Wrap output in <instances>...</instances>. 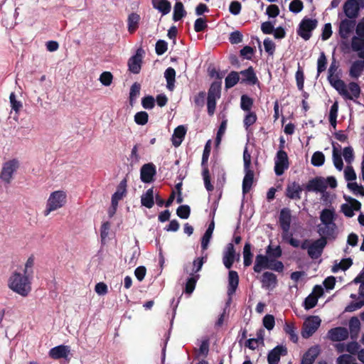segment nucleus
<instances>
[{
    "label": "nucleus",
    "mask_w": 364,
    "mask_h": 364,
    "mask_svg": "<svg viewBox=\"0 0 364 364\" xmlns=\"http://www.w3.org/2000/svg\"><path fill=\"white\" fill-rule=\"evenodd\" d=\"M336 70L335 65L332 63L328 69L330 76L328 77L331 85L346 100H353L358 98L360 93L359 85L354 82H350L348 85L341 79L332 77Z\"/></svg>",
    "instance_id": "f257e3e1"
},
{
    "label": "nucleus",
    "mask_w": 364,
    "mask_h": 364,
    "mask_svg": "<svg viewBox=\"0 0 364 364\" xmlns=\"http://www.w3.org/2000/svg\"><path fill=\"white\" fill-rule=\"evenodd\" d=\"M336 218V213L333 208H325L321 212V223L317 225V232L321 237L326 239L335 237L337 230Z\"/></svg>",
    "instance_id": "f03ea898"
},
{
    "label": "nucleus",
    "mask_w": 364,
    "mask_h": 364,
    "mask_svg": "<svg viewBox=\"0 0 364 364\" xmlns=\"http://www.w3.org/2000/svg\"><path fill=\"white\" fill-rule=\"evenodd\" d=\"M31 277L14 272L8 279V287L14 292L26 296L31 291Z\"/></svg>",
    "instance_id": "7ed1b4c3"
},
{
    "label": "nucleus",
    "mask_w": 364,
    "mask_h": 364,
    "mask_svg": "<svg viewBox=\"0 0 364 364\" xmlns=\"http://www.w3.org/2000/svg\"><path fill=\"white\" fill-rule=\"evenodd\" d=\"M271 245H269L266 249L267 255L260 254L256 256L253 268L255 272L259 273L264 269H269L278 272H282L283 271V263L281 261L271 258V255H269Z\"/></svg>",
    "instance_id": "20e7f679"
},
{
    "label": "nucleus",
    "mask_w": 364,
    "mask_h": 364,
    "mask_svg": "<svg viewBox=\"0 0 364 364\" xmlns=\"http://www.w3.org/2000/svg\"><path fill=\"white\" fill-rule=\"evenodd\" d=\"M68 202V195L65 191L58 190L50 193L43 210V215L48 216L50 213L63 208Z\"/></svg>",
    "instance_id": "39448f33"
},
{
    "label": "nucleus",
    "mask_w": 364,
    "mask_h": 364,
    "mask_svg": "<svg viewBox=\"0 0 364 364\" xmlns=\"http://www.w3.org/2000/svg\"><path fill=\"white\" fill-rule=\"evenodd\" d=\"M326 245V239L321 237L312 242L308 240H304L301 245V248L307 250L308 255L311 259H317L321 256Z\"/></svg>",
    "instance_id": "423d86ee"
},
{
    "label": "nucleus",
    "mask_w": 364,
    "mask_h": 364,
    "mask_svg": "<svg viewBox=\"0 0 364 364\" xmlns=\"http://www.w3.org/2000/svg\"><path fill=\"white\" fill-rule=\"evenodd\" d=\"M352 50L360 58H364V23H359L355 28V35L351 40Z\"/></svg>",
    "instance_id": "0eeeda50"
},
{
    "label": "nucleus",
    "mask_w": 364,
    "mask_h": 364,
    "mask_svg": "<svg viewBox=\"0 0 364 364\" xmlns=\"http://www.w3.org/2000/svg\"><path fill=\"white\" fill-rule=\"evenodd\" d=\"M19 164L18 160L16 159L6 161L3 164L0 175L1 180L6 183H9L13 178L14 173L18 168Z\"/></svg>",
    "instance_id": "6e6552de"
},
{
    "label": "nucleus",
    "mask_w": 364,
    "mask_h": 364,
    "mask_svg": "<svg viewBox=\"0 0 364 364\" xmlns=\"http://www.w3.org/2000/svg\"><path fill=\"white\" fill-rule=\"evenodd\" d=\"M321 320L317 316L309 317L304 323L301 336L304 338L311 336L320 326Z\"/></svg>",
    "instance_id": "1a4fd4ad"
},
{
    "label": "nucleus",
    "mask_w": 364,
    "mask_h": 364,
    "mask_svg": "<svg viewBox=\"0 0 364 364\" xmlns=\"http://www.w3.org/2000/svg\"><path fill=\"white\" fill-rule=\"evenodd\" d=\"M289 159L287 154L279 149L274 158V172L277 176H281L289 168Z\"/></svg>",
    "instance_id": "9d476101"
},
{
    "label": "nucleus",
    "mask_w": 364,
    "mask_h": 364,
    "mask_svg": "<svg viewBox=\"0 0 364 364\" xmlns=\"http://www.w3.org/2000/svg\"><path fill=\"white\" fill-rule=\"evenodd\" d=\"M317 21L311 18H304L299 24L298 34L305 41L311 36V32L317 26Z\"/></svg>",
    "instance_id": "9b49d317"
},
{
    "label": "nucleus",
    "mask_w": 364,
    "mask_h": 364,
    "mask_svg": "<svg viewBox=\"0 0 364 364\" xmlns=\"http://www.w3.org/2000/svg\"><path fill=\"white\" fill-rule=\"evenodd\" d=\"M346 203L341 205V211L348 217L351 218L354 215L355 211H359L361 208V203L356 199L352 198H346Z\"/></svg>",
    "instance_id": "f8f14e48"
},
{
    "label": "nucleus",
    "mask_w": 364,
    "mask_h": 364,
    "mask_svg": "<svg viewBox=\"0 0 364 364\" xmlns=\"http://www.w3.org/2000/svg\"><path fill=\"white\" fill-rule=\"evenodd\" d=\"M235 250L232 243L227 245L223 256V262L227 269H230L235 259Z\"/></svg>",
    "instance_id": "ddd939ff"
},
{
    "label": "nucleus",
    "mask_w": 364,
    "mask_h": 364,
    "mask_svg": "<svg viewBox=\"0 0 364 364\" xmlns=\"http://www.w3.org/2000/svg\"><path fill=\"white\" fill-rule=\"evenodd\" d=\"M70 348L68 346L60 345L51 348L49 356L53 359L67 358L70 354Z\"/></svg>",
    "instance_id": "4468645a"
},
{
    "label": "nucleus",
    "mask_w": 364,
    "mask_h": 364,
    "mask_svg": "<svg viewBox=\"0 0 364 364\" xmlns=\"http://www.w3.org/2000/svg\"><path fill=\"white\" fill-rule=\"evenodd\" d=\"M156 174V168L154 164H146L142 166L140 171L141 180L144 183H150Z\"/></svg>",
    "instance_id": "2eb2a0df"
},
{
    "label": "nucleus",
    "mask_w": 364,
    "mask_h": 364,
    "mask_svg": "<svg viewBox=\"0 0 364 364\" xmlns=\"http://www.w3.org/2000/svg\"><path fill=\"white\" fill-rule=\"evenodd\" d=\"M355 27V21L344 19L341 21L339 26V34L343 39H347L353 32Z\"/></svg>",
    "instance_id": "dca6fc26"
},
{
    "label": "nucleus",
    "mask_w": 364,
    "mask_h": 364,
    "mask_svg": "<svg viewBox=\"0 0 364 364\" xmlns=\"http://www.w3.org/2000/svg\"><path fill=\"white\" fill-rule=\"evenodd\" d=\"M291 221V211L288 208H283L279 215V224L282 230V232L289 231L290 224Z\"/></svg>",
    "instance_id": "f3484780"
},
{
    "label": "nucleus",
    "mask_w": 364,
    "mask_h": 364,
    "mask_svg": "<svg viewBox=\"0 0 364 364\" xmlns=\"http://www.w3.org/2000/svg\"><path fill=\"white\" fill-rule=\"evenodd\" d=\"M328 336L333 341H341L346 340L348 337V331L343 327H337L331 329Z\"/></svg>",
    "instance_id": "a211bd4d"
},
{
    "label": "nucleus",
    "mask_w": 364,
    "mask_h": 364,
    "mask_svg": "<svg viewBox=\"0 0 364 364\" xmlns=\"http://www.w3.org/2000/svg\"><path fill=\"white\" fill-rule=\"evenodd\" d=\"M287 348L284 346H277L268 354L267 360L269 364H277L282 355L287 354Z\"/></svg>",
    "instance_id": "6ab92c4d"
},
{
    "label": "nucleus",
    "mask_w": 364,
    "mask_h": 364,
    "mask_svg": "<svg viewBox=\"0 0 364 364\" xmlns=\"http://www.w3.org/2000/svg\"><path fill=\"white\" fill-rule=\"evenodd\" d=\"M302 188L299 183L293 182L287 185L286 196L293 200H299Z\"/></svg>",
    "instance_id": "aec40b11"
},
{
    "label": "nucleus",
    "mask_w": 364,
    "mask_h": 364,
    "mask_svg": "<svg viewBox=\"0 0 364 364\" xmlns=\"http://www.w3.org/2000/svg\"><path fill=\"white\" fill-rule=\"evenodd\" d=\"M127 192V181L122 180L117 186L116 192L112 196V203L114 206H118V202L122 200Z\"/></svg>",
    "instance_id": "412c9836"
},
{
    "label": "nucleus",
    "mask_w": 364,
    "mask_h": 364,
    "mask_svg": "<svg viewBox=\"0 0 364 364\" xmlns=\"http://www.w3.org/2000/svg\"><path fill=\"white\" fill-rule=\"evenodd\" d=\"M139 52V50H137L136 53L130 58L128 61L129 70L134 74L139 73L141 70L142 56Z\"/></svg>",
    "instance_id": "4be33fe9"
},
{
    "label": "nucleus",
    "mask_w": 364,
    "mask_h": 364,
    "mask_svg": "<svg viewBox=\"0 0 364 364\" xmlns=\"http://www.w3.org/2000/svg\"><path fill=\"white\" fill-rule=\"evenodd\" d=\"M306 188L310 191L323 192L326 189L324 178L317 177L311 180L309 182Z\"/></svg>",
    "instance_id": "5701e85b"
},
{
    "label": "nucleus",
    "mask_w": 364,
    "mask_h": 364,
    "mask_svg": "<svg viewBox=\"0 0 364 364\" xmlns=\"http://www.w3.org/2000/svg\"><path fill=\"white\" fill-rule=\"evenodd\" d=\"M187 129L183 125L178 126L173 132L172 135V143L175 146H178L181 144L184 136L186 134Z\"/></svg>",
    "instance_id": "b1692460"
},
{
    "label": "nucleus",
    "mask_w": 364,
    "mask_h": 364,
    "mask_svg": "<svg viewBox=\"0 0 364 364\" xmlns=\"http://www.w3.org/2000/svg\"><path fill=\"white\" fill-rule=\"evenodd\" d=\"M239 276L237 272L230 270L228 274V295H232L238 286Z\"/></svg>",
    "instance_id": "393cba45"
},
{
    "label": "nucleus",
    "mask_w": 364,
    "mask_h": 364,
    "mask_svg": "<svg viewBox=\"0 0 364 364\" xmlns=\"http://www.w3.org/2000/svg\"><path fill=\"white\" fill-rule=\"evenodd\" d=\"M343 11L349 18H355L358 12V6L356 1L355 0L347 1L343 6Z\"/></svg>",
    "instance_id": "a878e982"
},
{
    "label": "nucleus",
    "mask_w": 364,
    "mask_h": 364,
    "mask_svg": "<svg viewBox=\"0 0 364 364\" xmlns=\"http://www.w3.org/2000/svg\"><path fill=\"white\" fill-rule=\"evenodd\" d=\"M277 277L272 272H266L262 274V287L267 289H273L277 285Z\"/></svg>",
    "instance_id": "bb28decb"
},
{
    "label": "nucleus",
    "mask_w": 364,
    "mask_h": 364,
    "mask_svg": "<svg viewBox=\"0 0 364 364\" xmlns=\"http://www.w3.org/2000/svg\"><path fill=\"white\" fill-rule=\"evenodd\" d=\"M363 60H355L354 61L349 70V75L353 78H358L361 75L363 71L364 70V58H362Z\"/></svg>",
    "instance_id": "cd10ccee"
},
{
    "label": "nucleus",
    "mask_w": 364,
    "mask_h": 364,
    "mask_svg": "<svg viewBox=\"0 0 364 364\" xmlns=\"http://www.w3.org/2000/svg\"><path fill=\"white\" fill-rule=\"evenodd\" d=\"M240 74L242 75V82H247L251 85H255L257 82V77L252 67L248 68L247 70H242Z\"/></svg>",
    "instance_id": "c85d7f7f"
},
{
    "label": "nucleus",
    "mask_w": 364,
    "mask_h": 364,
    "mask_svg": "<svg viewBox=\"0 0 364 364\" xmlns=\"http://www.w3.org/2000/svg\"><path fill=\"white\" fill-rule=\"evenodd\" d=\"M152 5L163 15L168 14L171 8V3L167 0H152Z\"/></svg>",
    "instance_id": "c756f323"
},
{
    "label": "nucleus",
    "mask_w": 364,
    "mask_h": 364,
    "mask_svg": "<svg viewBox=\"0 0 364 364\" xmlns=\"http://www.w3.org/2000/svg\"><path fill=\"white\" fill-rule=\"evenodd\" d=\"M244 171L245 174L242 181V192L245 194L251 189L253 183L254 173L251 169Z\"/></svg>",
    "instance_id": "7c9ffc66"
},
{
    "label": "nucleus",
    "mask_w": 364,
    "mask_h": 364,
    "mask_svg": "<svg viewBox=\"0 0 364 364\" xmlns=\"http://www.w3.org/2000/svg\"><path fill=\"white\" fill-rule=\"evenodd\" d=\"M359 298L358 302L350 304L346 308V311H353L356 309H360L364 305V284H360L359 288Z\"/></svg>",
    "instance_id": "2f4dec72"
},
{
    "label": "nucleus",
    "mask_w": 364,
    "mask_h": 364,
    "mask_svg": "<svg viewBox=\"0 0 364 364\" xmlns=\"http://www.w3.org/2000/svg\"><path fill=\"white\" fill-rule=\"evenodd\" d=\"M318 348L312 347L304 355L301 364H312L318 354Z\"/></svg>",
    "instance_id": "473e14b6"
},
{
    "label": "nucleus",
    "mask_w": 364,
    "mask_h": 364,
    "mask_svg": "<svg viewBox=\"0 0 364 364\" xmlns=\"http://www.w3.org/2000/svg\"><path fill=\"white\" fill-rule=\"evenodd\" d=\"M141 205L147 208L153 207L154 203V190L153 188L148 189L145 193L141 197Z\"/></svg>",
    "instance_id": "72a5a7b5"
},
{
    "label": "nucleus",
    "mask_w": 364,
    "mask_h": 364,
    "mask_svg": "<svg viewBox=\"0 0 364 364\" xmlns=\"http://www.w3.org/2000/svg\"><path fill=\"white\" fill-rule=\"evenodd\" d=\"M221 82H213L208 90V99L218 100L220 97Z\"/></svg>",
    "instance_id": "f704fd0d"
},
{
    "label": "nucleus",
    "mask_w": 364,
    "mask_h": 364,
    "mask_svg": "<svg viewBox=\"0 0 364 364\" xmlns=\"http://www.w3.org/2000/svg\"><path fill=\"white\" fill-rule=\"evenodd\" d=\"M203 264V258H197L193 261L192 264H188L186 265L184 267L185 272L186 273H193L194 274H196L197 272H198Z\"/></svg>",
    "instance_id": "c9c22d12"
},
{
    "label": "nucleus",
    "mask_w": 364,
    "mask_h": 364,
    "mask_svg": "<svg viewBox=\"0 0 364 364\" xmlns=\"http://www.w3.org/2000/svg\"><path fill=\"white\" fill-rule=\"evenodd\" d=\"M164 77L166 80L167 88L169 90H173L174 88V82H175V77H176L175 70L172 68H168L164 73Z\"/></svg>",
    "instance_id": "e433bc0d"
},
{
    "label": "nucleus",
    "mask_w": 364,
    "mask_h": 364,
    "mask_svg": "<svg viewBox=\"0 0 364 364\" xmlns=\"http://www.w3.org/2000/svg\"><path fill=\"white\" fill-rule=\"evenodd\" d=\"M284 332L289 336L290 340L294 343H297L298 336L296 334V328L294 323L286 322L284 326Z\"/></svg>",
    "instance_id": "4c0bfd02"
},
{
    "label": "nucleus",
    "mask_w": 364,
    "mask_h": 364,
    "mask_svg": "<svg viewBox=\"0 0 364 364\" xmlns=\"http://www.w3.org/2000/svg\"><path fill=\"white\" fill-rule=\"evenodd\" d=\"M186 14L183 5L181 2L177 1L173 7V19L175 21L181 20Z\"/></svg>",
    "instance_id": "58836bf2"
},
{
    "label": "nucleus",
    "mask_w": 364,
    "mask_h": 364,
    "mask_svg": "<svg viewBox=\"0 0 364 364\" xmlns=\"http://www.w3.org/2000/svg\"><path fill=\"white\" fill-rule=\"evenodd\" d=\"M240 80L239 73L235 71L230 72L225 77V88L229 89L234 87Z\"/></svg>",
    "instance_id": "ea45409f"
},
{
    "label": "nucleus",
    "mask_w": 364,
    "mask_h": 364,
    "mask_svg": "<svg viewBox=\"0 0 364 364\" xmlns=\"http://www.w3.org/2000/svg\"><path fill=\"white\" fill-rule=\"evenodd\" d=\"M140 16L136 13H132L128 16V31L130 33L134 32L138 28Z\"/></svg>",
    "instance_id": "a19ab883"
},
{
    "label": "nucleus",
    "mask_w": 364,
    "mask_h": 364,
    "mask_svg": "<svg viewBox=\"0 0 364 364\" xmlns=\"http://www.w3.org/2000/svg\"><path fill=\"white\" fill-rule=\"evenodd\" d=\"M251 245L247 242L243 248V263L245 267H249L252 262L253 255L251 252Z\"/></svg>",
    "instance_id": "79ce46f5"
},
{
    "label": "nucleus",
    "mask_w": 364,
    "mask_h": 364,
    "mask_svg": "<svg viewBox=\"0 0 364 364\" xmlns=\"http://www.w3.org/2000/svg\"><path fill=\"white\" fill-rule=\"evenodd\" d=\"M190 277L187 280L186 284V292L187 294H191L196 287V282L198 281L199 278L198 274H194L193 273H188Z\"/></svg>",
    "instance_id": "37998d69"
},
{
    "label": "nucleus",
    "mask_w": 364,
    "mask_h": 364,
    "mask_svg": "<svg viewBox=\"0 0 364 364\" xmlns=\"http://www.w3.org/2000/svg\"><path fill=\"white\" fill-rule=\"evenodd\" d=\"M338 105L337 102H335L330 108L329 112V122L330 124L335 129L336 127V119L338 115Z\"/></svg>",
    "instance_id": "c03bdc74"
},
{
    "label": "nucleus",
    "mask_w": 364,
    "mask_h": 364,
    "mask_svg": "<svg viewBox=\"0 0 364 364\" xmlns=\"http://www.w3.org/2000/svg\"><path fill=\"white\" fill-rule=\"evenodd\" d=\"M352 259L350 258L343 259L339 263L335 264L332 267L333 272H337L340 269L346 270L352 265Z\"/></svg>",
    "instance_id": "a18cd8bd"
},
{
    "label": "nucleus",
    "mask_w": 364,
    "mask_h": 364,
    "mask_svg": "<svg viewBox=\"0 0 364 364\" xmlns=\"http://www.w3.org/2000/svg\"><path fill=\"white\" fill-rule=\"evenodd\" d=\"M333 162L334 166L338 171H341L343 170V160L341 159V154L338 153V151L336 150L335 147H333Z\"/></svg>",
    "instance_id": "49530a36"
},
{
    "label": "nucleus",
    "mask_w": 364,
    "mask_h": 364,
    "mask_svg": "<svg viewBox=\"0 0 364 364\" xmlns=\"http://www.w3.org/2000/svg\"><path fill=\"white\" fill-rule=\"evenodd\" d=\"M141 86L139 83L134 82L129 92V101L130 103L132 104L136 98L139 96L140 94Z\"/></svg>",
    "instance_id": "de8ad7c7"
},
{
    "label": "nucleus",
    "mask_w": 364,
    "mask_h": 364,
    "mask_svg": "<svg viewBox=\"0 0 364 364\" xmlns=\"http://www.w3.org/2000/svg\"><path fill=\"white\" fill-rule=\"evenodd\" d=\"M34 262L35 258L33 255H31L26 260L25 265H24V269H23V274L29 276L30 277H32L33 274V267L34 266Z\"/></svg>",
    "instance_id": "09e8293b"
},
{
    "label": "nucleus",
    "mask_w": 364,
    "mask_h": 364,
    "mask_svg": "<svg viewBox=\"0 0 364 364\" xmlns=\"http://www.w3.org/2000/svg\"><path fill=\"white\" fill-rule=\"evenodd\" d=\"M282 238L285 241H287L289 244H290L294 247H301V242L299 240L295 239L293 237V235L291 233L288 231L287 232H282Z\"/></svg>",
    "instance_id": "8fccbe9b"
},
{
    "label": "nucleus",
    "mask_w": 364,
    "mask_h": 364,
    "mask_svg": "<svg viewBox=\"0 0 364 364\" xmlns=\"http://www.w3.org/2000/svg\"><path fill=\"white\" fill-rule=\"evenodd\" d=\"M347 186L353 194L364 196V188L361 185L356 182H348Z\"/></svg>",
    "instance_id": "3c124183"
},
{
    "label": "nucleus",
    "mask_w": 364,
    "mask_h": 364,
    "mask_svg": "<svg viewBox=\"0 0 364 364\" xmlns=\"http://www.w3.org/2000/svg\"><path fill=\"white\" fill-rule=\"evenodd\" d=\"M325 161L324 154L321 151L315 152L311 157V164L315 166H321Z\"/></svg>",
    "instance_id": "603ef678"
},
{
    "label": "nucleus",
    "mask_w": 364,
    "mask_h": 364,
    "mask_svg": "<svg viewBox=\"0 0 364 364\" xmlns=\"http://www.w3.org/2000/svg\"><path fill=\"white\" fill-rule=\"evenodd\" d=\"M252 100L248 96L242 95L241 97L240 107L242 110L247 111V112H250V109L252 107Z\"/></svg>",
    "instance_id": "864d4df0"
},
{
    "label": "nucleus",
    "mask_w": 364,
    "mask_h": 364,
    "mask_svg": "<svg viewBox=\"0 0 364 364\" xmlns=\"http://www.w3.org/2000/svg\"><path fill=\"white\" fill-rule=\"evenodd\" d=\"M343 156L346 162L350 164L354 160V152L351 146L345 147L343 150Z\"/></svg>",
    "instance_id": "5fc2aeb1"
},
{
    "label": "nucleus",
    "mask_w": 364,
    "mask_h": 364,
    "mask_svg": "<svg viewBox=\"0 0 364 364\" xmlns=\"http://www.w3.org/2000/svg\"><path fill=\"white\" fill-rule=\"evenodd\" d=\"M345 179L348 182H353L356 179V173L350 165L347 166L344 169Z\"/></svg>",
    "instance_id": "6e6d98bb"
},
{
    "label": "nucleus",
    "mask_w": 364,
    "mask_h": 364,
    "mask_svg": "<svg viewBox=\"0 0 364 364\" xmlns=\"http://www.w3.org/2000/svg\"><path fill=\"white\" fill-rule=\"evenodd\" d=\"M257 120V115L252 112H248L244 119V126L247 129L249 127L255 123Z\"/></svg>",
    "instance_id": "4d7b16f0"
},
{
    "label": "nucleus",
    "mask_w": 364,
    "mask_h": 364,
    "mask_svg": "<svg viewBox=\"0 0 364 364\" xmlns=\"http://www.w3.org/2000/svg\"><path fill=\"white\" fill-rule=\"evenodd\" d=\"M149 115L146 112H139L134 115V121L137 124L144 125L148 122Z\"/></svg>",
    "instance_id": "13d9d810"
},
{
    "label": "nucleus",
    "mask_w": 364,
    "mask_h": 364,
    "mask_svg": "<svg viewBox=\"0 0 364 364\" xmlns=\"http://www.w3.org/2000/svg\"><path fill=\"white\" fill-rule=\"evenodd\" d=\"M113 76L110 72H103L99 78L100 82L105 86H109L112 84Z\"/></svg>",
    "instance_id": "bf43d9fd"
},
{
    "label": "nucleus",
    "mask_w": 364,
    "mask_h": 364,
    "mask_svg": "<svg viewBox=\"0 0 364 364\" xmlns=\"http://www.w3.org/2000/svg\"><path fill=\"white\" fill-rule=\"evenodd\" d=\"M226 128H227V120H223L220 124V126L218 131L216 139H215V144H216L217 146L220 145L221 140H222V137L225 132Z\"/></svg>",
    "instance_id": "052dcab7"
},
{
    "label": "nucleus",
    "mask_w": 364,
    "mask_h": 364,
    "mask_svg": "<svg viewBox=\"0 0 364 364\" xmlns=\"http://www.w3.org/2000/svg\"><path fill=\"white\" fill-rule=\"evenodd\" d=\"M177 215L183 219H187L190 215V208L188 205H181L176 210Z\"/></svg>",
    "instance_id": "680f3d73"
},
{
    "label": "nucleus",
    "mask_w": 364,
    "mask_h": 364,
    "mask_svg": "<svg viewBox=\"0 0 364 364\" xmlns=\"http://www.w3.org/2000/svg\"><path fill=\"white\" fill-rule=\"evenodd\" d=\"M326 68V58L323 53L321 54L317 61L318 75L324 71Z\"/></svg>",
    "instance_id": "e2e57ef3"
},
{
    "label": "nucleus",
    "mask_w": 364,
    "mask_h": 364,
    "mask_svg": "<svg viewBox=\"0 0 364 364\" xmlns=\"http://www.w3.org/2000/svg\"><path fill=\"white\" fill-rule=\"evenodd\" d=\"M274 323V318L272 315L267 314L263 318V325L267 330L273 329Z\"/></svg>",
    "instance_id": "0e129e2a"
},
{
    "label": "nucleus",
    "mask_w": 364,
    "mask_h": 364,
    "mask_svg": "<svg viewBox=\"0 0 364 364\" xmlns=\"http://www.w3.org/2000/svg\"><path fill=\"white\" fill-rule=\"evenodd\" d=\"M318 302V299L316 296H314L313 295L308 296L304 301L305 309H309L314 308Z\"/></svg>",
    "instance_id": "69168bd1"
},
{
    "label": "nucleus",
    "mask_w": 364,
    "mask_h": 364,
    "mask_svg": "<svg viewBox=\"0 0 364 364\" xmlns=\"http://www.w3.org/2000/svg\"><path fill=\"white\" fill-rule=\"evenodd\" d=\"M303 9V3L300 0H293L289 4V10L294 13H299Z\"/></svg>",
    "instance_id": "338daca9"
},
{
    "label": "nucleus",
    "mask_w": 364,
    "mask_h": 364,
    "mask_svg": "<svg viewBox=\"0 0 364 364\" xmlns=\"http://www.w3.org/2000/svg\"><path fill=\"white\" fill-rule=\"evenodd\" d=\"M207 27L206 21L203 18H198L196 20L194 23V30L196 32H200Z\"/></svg>",
    "instance_id": "774afa93"
}]
</instances>
